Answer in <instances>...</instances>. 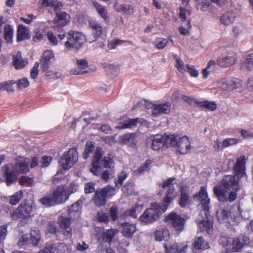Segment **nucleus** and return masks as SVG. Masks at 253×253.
Instances as JSON below:
<instances>
[{
	"instance_id": "nucleus-1",
	"label": "nucleus",
	"mask_w": 253,
	"mask_h": 253,
	"mask_svg": "<svg viewBox=\"0 0 253 253\" xmlns=\"http://www.w3.org/2000/svg\"><path fill=\"white\" fill-rule=\"evenodd\" d=\"M238 189L237 176L226 175L222 180V186L214 187L213 191L219 201L232 202L236 199Z\"/></svg>"
},
{
	"instance_id": "nucleus-2",
	"label": "nucleus",
	"mask_w": 253,
	"mask_h": 253,
	"mask_svg": "<svg viewBox=\"0 0 253 253\" xmlns=\"http://www.w3.org/2000/svg\"><path fill=\"white\" fill-rule=\"evenodd\" d=\"M29 160L28 158L20 157L16 160L15 166L12 164H7L3 167L8 185L12 184L16 179L18 174L29 171Z\"/></svg>"
},
{
	"instance_id": "nucleus-3",
	"label": "nucleus",
	"mask_w": 253,
	"mask_h": 253,
	"mask_svg": "<svg viewBox=\"0 0 253 253\" xmlns=\"http://www.w3.org/2000/svg\"><path fill=\"white\" fill-rule=\"evenodd\" d=\"M82 207L79 202H77L72 205V207L69 209V217H64L60 216L58 222L61 231L67 239L72 238V230L70 227V219L73 218L78 217L79 216L80 212Z\"/></svg>"
},
{
	"instance_id": "nucleus-4",
	"label": "nucleus",
	"mask_w": 253,
	"mask_h": 253,
	"mask_svg": "<svg viewBox=\"0 0 253 253\" xmlns=\"http://www.w3.org/2000/svg\"><path fill=\"white\" fill-rule=\"evenodd\" d=\"M102 155V149L100 147L96 148L93 160L92 163V167L90 171L94 175H99L101 171L100 162H102L104 167L106 168H112L114 167V162L110 158L104 157L101 160L100 158Z\"/></svg>"
},
{
	"instance_id": "nucleus-5",
	"label": "nucleus",
	"mask_w": 253,
	"mask_h": 253,
	"mask_svg": "<svg viewBox=\"0 0 253 253\" xmlns=\"http://www.w3.org/2000/svg\"><path fill=\"white\" fill-rule=\"evenodd\" d=\"M34 211V205L33 203H25L20 204L15 210L11 212L10 215L12 219L21 218L23 222L26 223L33 216Z\"/></svg>"
},
{
	"instance_id": "nucleus-6",
	"label": "nucleus",
	"mask_w": 253,
	"mask_h": 253,
	"mask_svg": "<svg viewBox=\"0 0 253 253\" xmlns=\"http://www.w3.org/2000/svg\"><path fill=\"white\" fill-rule=\"evenodd\" d=\"M67 41L64 46L68 49L75 48L79 49L85 42V37L82 33L71 30L66 34Z\"/></svg>"
},
{
	"instance_id": "nucleus-7",
	"label": "nucleus",
	"mask_w": 253,
	"mask_h": 253,
	"mask_svg": "<svg viewBox=\"0 0 253 253\" xmlns=\"http://www.w3.org/2000/svg\"><path fill=\"white\" fill-rule=\"evenodd\" d=\"M166 210V207H162L157 203L152 204L151 208L145 211L139 217V220L145 224L152 223L158 218L160 213L165 212Z\"/></svg>"
},
{
	"instance_id": "nucleus-8",
	"label": "nucleus",
	"mask_w": 253,
	"mask_h": 253,
	"mask_svg": "<svg viewBox=\"0 0 253 253\" xmlns=\"http://www.w3.org/2000/svg\"><path fill=\"white\" fill-rule=\"evenodd\" d=\"M244 243L241 242L239 238H233L227 237H222L219 240V243L226 249L233 252H237L241 249L243 246L250 243L249 239L245 237Z\"/></svg>"
},
{
	"instance_id": "nucleus-9",
	"label": "nucleus",
	"mask_w": 253,
	"mask_h": 253,
	"mask_svg": "<svg viewBox=\"0 0 253 253\" xmlns=\"http://www.w3.org/2000/svg\"><path fill=\"white\" fill-rule=\"evenodd\" d=\"M78 160V152L75 148L70 149L64 153L60 161V166L64 169L72 168Z\"/></svg>"
},
{
	"instance_id": "nucleus-10",
	"label": "nucleus",
	"mask_w": 253,
	"mask_h": 253,
	"mask_svg": "<svg viewBox=\"0 0 253 253\" xmlns=\"http://www.w3.org/2000/svg\"><path fill=\"white\" fill-rule=\"evenodd\" d=\"M144 105L148 109H152V115L153 117H158L163 114H168L170 112L171 110V104L169 102L152 104L150 102L145 101Z\"/></svg>"
},
{
	"instance_id": "nucleus-11",
	"label": "nucleus",
	"mask_w": 253,
	"mask_h": 253,
	"mask_svg": "<svg viewBox=\"0 0 253 253\" xmlns=\"http://www.w3.org/2000/svg\"><path fill=\"white\" fill-rule=\"evenodd\" d=\"M197 223L203 232L211 234L213 231L212 221L208 211H205L204 215L200 214L196 220Z\"/></svg>"
},
{
	"instance_id": "nucleus-12",
	"label": "nucleus",
	"mask_w": 253,
	"mask_h": 253,
	"mask_svg": "<svg viewBox=\"0 0 253 253\" xmlns=\"http://www.w3.org/2000/svg\"><path fill=\"white\" fill-rule=\"evenodd\" d=\"M174 180V178H169L165 181L163 184V187L164 188L168 187V191L161 206L162 207H166L167 209L169 205L177 196V192L175 191L172 184V182Z\"/></svg>"
},
{
	"instance_id": "nucleus-13",
	"label": "nucleus",
	"mask_w": 253,
	"mask_h": 253,
	"mask_svg": "<svg viewBox=\"0 0 253 253\" xmlns=\"http://www.w3.org/2000/svg\"><path fill=\"white\" fill-rule=\"evenodd\" d=\"M95 231L98 240H104L109 243H111L112 239L119 232L116 229L111 228L104 231V229L98 227L95 228Z\"/></svg>"
},
{
	"instance_id": "nucleus-14",
	"label": "nucleus",
	"mask_w": 253,
	"mask_h": 253,
	"mask_svg": "<svg viewBox=\"0 0 253 253\" xmlns=\"http://www.w3.org/2000/svg\"><path fill=\"white\" fill-rule=\"evenodd\" d=\"M219 88L226 91H231L241 86L240 82L235 79H223L217 84Z\"/></svg>"
},
{
	"instance_id": "nucleus-15",
	"label": "nucleus",
	"mask_w": 253,
	"mask_h": 253,
	"mask_svg": "<svg viewBox=\"0 0 253 253\" xmlns=\"http://www.w3.org/2000/svg\"><path fill=\"white\" fill-rule=\"evenodd\" d=\"M113 190L114 188L110 186H106L103 189L97 190L92 199L93 203L98 207L104 206L108 193Z\"/></svg>"
},
{
	"instance_id": "nucleus-16",
	"label": "nucleus",
	"mask_w": 253,
	"mask_h": 253,
	"mask_svg": "<svg viewBox=\"0 0 253 253\" xmlns=\"http://www.w3.org/2000/svg\"><path fill=\"white\" fill-rule=\"evenodd\" d=\"M167 220L171 223L173 227L177 231H182L184 229L185 220L180 215L172 212L167 217Z\"/></svg>"
},
{
	"instance_id": "nucleus-17",
	"label": "nucleus",
	"mask_w": 253,
	"mask_h": 253,
	"mask_svg": "<svg viewBox=\"0 0 253 253\" xmlns=\"http://www.w3.org/2000/svg\"><path fill=\"white\" fill-rule=\"evenodd\" d=\"M52 196L56 204H61L65 203L69 199V194L66 191L65 186L61 185L53 192Z\"/></svg>"
},
{
	"instance_id": "nucleus-18",
	"label": "nucleus",
	"mask_w": 253,
	"mask_h": 253,
	"mask_svg": "<svg viewBox=\"0 0 253 253\" xmlns=\"http://www.w3.org/2000/svg\"><path fill=\"white\" fill-rule=\"evenodd\" d=\"M195 198L200 202L205 211H208L210 199L208 197V193L204 186L201 187L199 193L195 195Z\"/></svg>"
},
{
	"instance_id": "nucleus-19",
	"label": "nucleus",
	"mask_w": 253,
	"mask_h": 253,
	"mask_svg": "<svg viewBox=\"0 0 253 253\" xmlns=\"http://www.w3.org/2000/svg\"><path fill=\"white\" fill-rule=\"evenodd\" d=\"M236 61L235 55L233 53H224L217 60L218 64L222 67H227L233 65Z\"/></svg>"
},
{
	"instance_id": "nucleus-20",
	"label": "nucleus",
	"mask_w": 253,
	"mask_h": 253,
	"mask_svg": "<svg viewBox=\"0 0 253 253\" xmlns=\"http://www.w3.org/2000/svg\"><path fill=\"white\" fill-rule=\"evenodd\" d=\"M76 67L71 69V72L72 74L74 75H82L89 72L87 69L88 63L85 59H76Z\"/></svg>"
},
{
	"instance_id": "nucleus-21",
	"label": "nucleus",
	"mask_w": 253,
	"mask_h": 253,
	"mask_svg": "<svg viewBox=\"0 0 253 253\" xmlns=\"http://www.w3.org/2000/svg\"><path fill=\"white\" fill-rule=\"evenodd\" d=\"M176 147L180 154H185L187 153L191 149L190 142L188 137L186 136L179 138L177 140V144Z\"/></svg>"
},
{
	"instance_id": "nucleus-22",
	"label": "nucleus",
	"mask_w": 253,
	"mask_h": 253,
	"mask_svg": "<svg viewBox=\"0 0 253 253\" xmlns=\"http://www.w3.org/2000/svg\"><path fill=\"white\" fill-rule=\"evenodd\" d=\"M12 64L15 69H21L28 64V60L22 56L20 52L18 51L13 56Z\"/></svg>"
},
{
	"instance_id": "nucleus-23",
	"label": "nucleus",
	"mask_w": 253,
	"mask_h": 253,
	"mask_svg": "<svg viewBox=\"0 0 253 253\" xmlns=\"http://www.w3.org/2000/svg\"><path fill=\"white\" fill-rule=\"evenodd\" d=\"M54 26L63 27L70 22V16L65 12H56Z\"/></svg>"
},
{
	"instance_id": "nucleus-24",
	"label": "nucleus",
	"mask_w": 253,
	"mask_h": 253,
	"mask_svg": "<svg viewBox=\"0 0 253 253\" xmlns=\"http://www.w3.org/2000/svg\"><path fill=\"white\" fill-rule=\"evenodd\" d=\"M88 25L94 38H98L101 36L103 33V28L101 23L95 19H90L89 20Z\"/></svg>"
},
{
	"instance_id": "nucleus-25",
	"label": "nucleus",
	"mask_w": 253,
	"mask_h": 253,
	"mask_svg": "<svg viewBox=\"0 0 253 253\" xmlns=\"http://www.w3.org/2000/svg\"><path fill=\"white\" fill-rule=\"evenodd\" d=\"M54 56V55L51 50H46L43 52L41 60V68L43 71L45 72L47 70L50 60Z\"/></svg>"
},
{
	"instance_id": "nucleus-26",
	"label": "nucleus",
	"mask_w": 253,
	"mask_h": 253,
	"mask_svg": "<svg viewBox=\"0 0 253 253\" xmlns=\"http://www.w3.org/2000/svg\"><path fill=\"white\" fill-rule=\"evenodd\" d=\"M236 14L235 12L228 11L223 14L220 18V21L222 25L229 26L235 22Z\"/></svg>"
},
{
	"instance_id": "nucleus-27",
	"label": "nucleus",
	"mask_w": 253,
	"mask_h": 253,
	"mask_svg": "<svg viewBox=\"0 0 253 253\" xmlns=\"http://www.w3.org/2000/svg\"><path fill=\"white\" fill-rule=\"evenodd\" d=\"M148 140L152 142L151 147L154 150L159 151L164 146L162 135H153Z\"/></svg>"
},
{
	"instance_id": "nucleus-28",
	"label": "nucleus",
	"mask_w": 253,
	"mask_h": 253,
	"mask_svg": "<svg viewBox=\"0 0 253 253\" xmlns=\"http://www.w3.org/2000/svg\"><path fill=\"white\" fill-rule=\"evenodd\" d=\"M245 157L242 156L239 158L234 167V170L236 172L237 177L243 176L245 173Z\"/></svg>"
},
{
	"instance_id": "nucleus-29",
	"label": "nucleus",
	"mask_w": 253,
	"mask_h": 253,
	"mask_svg": "<svg viewBox=\"0 0 253 253\" xmlns=\"http://www.w3.org/2000/svg\"><path fill=\"white\" fill-rule=\"evenodd\" d=\"M31 37L29 29L24 25H20L17 30V40L18 42L29 39Z\"/></svg>"
},
{
	"instance_id": "nucleus-30",
	"label": "nucleus",
	"mask_w": 253,
	"mask_h": 253,
	"mask_svg": "<svg viewBox=\"0 0 253 253\" xmlns=\"http://www.w3.org/2000/svg\"><path fill=\"white\" fill-rule=\"evenodd\" d=\"M121 227L122 234L124 236L127 238H131L136 230V226L134 224L126 222L123 223Z\"/></svg>"
},
{
	"instance_id": "nucleus-31",
	"label": "nucleus",
	"mask_w": 253,
	"mask_h": 253,
	"mask_svg": "<svg viewBox=\"0 0 253 253\" xmlns=\"http://www.w3.org/2000/svg\"><path fill=\"white\" fill-rule=\"evenodd\" d=\"M145 122L143 119L136 118L133 119H128L126 120L122 125L116 126V128L123 129V128H131L136 126L137 123L143 124Z\"/></svg>"
},
{
	"instance_id": "nucleus-32",
	"label": "nucleus",
	"mask_w": 253,
	"mask_h": 253,
	"mask_svg": "<svg viewBox=\"0 0 253 253\" xmlns=\"http://www.w3.org/2000/svg\"><path fill=\"white\" fill-rule=\"evenodd\" d=\"M210 246L208 243L204 240L202 237H198L195 239L193 244V251L205 250L208 249Z\"/></svg>"
},
{
	"instance_id": "nucleus-33",
	"label": "nucleus",
	"mask_w": 253,
	"mask_h": 253,
	"mask_svg": "<svg viewBox=\"0 0 253 253\" xmlns=\"http://www.w3.org/2000/svg\"><path fill=\"white\" fill-rule=\"evenodd\" d=\"M39 3L42 7L52 6L55 11H58L62 6V4L57 0H40Z\"/></svg>"
},
{
	"instance_id": "nucleus-34",
	"label": "nucleus",
	"mask_w": 253,
	"mask_h": 253,
	"mask_svg": "<svg viewBox=\"0 0 253 253\" xmlns=\"http://www.w3.org/2000/svg\"><path fill=\"white\" fill-rule=\"evenodd\" d=\"M13 28L6 24L3 27V38L8 43H12L13 37Z\"/></svg>"
},
{
	"instance_id": "nucleus-35",
	"label": "nucleus",
	"mask_w": 253,
	"mask_h": 253,
	"mask_svg": "<svg viewBox=\"0 0 253 253\" xmlns=\"http://www.w3.org/2000/svg\"><path fill=\"white\" fill-rule=\"evenodd\" d=\"M164 145L167 147L175 146L177 144V138L174 134L162 135Z\"/></svg>"
},
{
	"instance_id": "nucleus-36",
	"label": "nucleus",
	"mask_w": 253,
	"mask_h": 253,
	"mask_svg": "<svg viewBox=\"0 0 253 253\" xmlns=\"http://www.w3.org/2000/svg\"><path fill=\"white\" fill-rule=\"evenodd\" d=\"M155 236L157 241H168L169 238L170 234L168 229H161L155 232Z\"/></svg>"
},
{
	"instance_id": "nucleus-37",
	"label": "nucleus",
	"mask_w": 253,
	"mask_h": 253,
	"mask_svg": "<svg viewBox=\"0 0 253 253\" xmlns=\"http://www.w3.org/2000/svg\"><path fill=\"white\" fill-rule=\"evenodd\" d=\"M180 190L181 191V197L179 205L181 207L184 208L189 204L190 197L187 192V187L183 186Z\"/></svg>"
},
{
	"instance_id": "nucleus-38",
	"label": "nucleus",
	"mask_w": 253,
	"mask_h": 253,
	"mask_svg": "<svg viewBox=\"0 0 253 253\" xmlns=\"http://www.w3.org/2000/svg\"><path fill=\"white\" fill-rule=\"evenodd\" d=\"M41 239V235L40 231L36 228H33L30 231L31 243L34 246L38 245Z\"/></svg>"
},
{
	"instance_id": "nucleus-39",
	"label": "nucleus",
	"mask_w": 253,
	"mask_h": 253,
	"mask_svg": "<svg viewBox=\"0 0 253 253\" xmlns=\"http://www.w3.org/2000/svg\"><path fill=\"white\" fill-rule=\"evenodd\" d=\"M201 1V9L206 11L211 2L216 3L218 5L222 6L226 3V0H200Z\"/></svg>"
},
{
	"instance_id": "nucleus-40",
	"label": "nucleus",
	"mask_w": 253,
	"mask_h": 253,
	"mask_svg": "<svg viewBox=\"0 0 253 253\" xmlns=\"http://www.w3.org/2000/svg\"><path fill=\"white\" fill-rule=\"evenodd\" d=\"M144 208V205L136 204L130 209L127 210L125 212L126 215H129L133 218H136L137 214L141 212Z\"/></svg>"
},
{
	"instance_id": "nucleus-41",
	"label": "nucleus",
	"mask_w": 253,
	"mask_h": 253,
	"mask_svg": "<svg viewBox=\"0 0 253 253\" xmlns=\"http://www.w3.org/2000/svg\"><path fill=\"white\" fill-rule=\"evenodd\" d=\"M243 66L249 71L253 70V49L247 53Z\"/></svg>"
},
{
	"instance_id": "nucleus-42",
	"label": "nucleus",
	"mask_w": 253,
	"mask_h": 253,
	"mask_svg": "<svg viewBox=\"0 0 253 253\" xmlns=\"http://www.w3.org/2000/svg\"><path fill=\"white\" fill-rule=\"evenodd\" d=\"M135 134L134 133H126L120 136L121 143L131 145L135 143Z\"/></svg>"
},
{
	"instance_id": "nucleus-43",
	"label": "nucleus",
	"mask_w": 253,
	"mask_h": 253,
	"mask_svg": "<svg viewBox=\"0 0 253 253\" xmlns=\"http://www.w3.org/2000/svg\"><path fill=\"white\" fill-rule=\"evenodd\" d=\"M94 7L98 14L104 20H106L108 18V13L105 7L103 6L100 5L97 2H92Z\"/></svg>"
},
{
	"instance_id": "nucleus-44",
	"label": "nucleus",
	"mask_w": 253,
	"mask_h": 253,
	"mask_svg": "<svg viewBox=\"0 0 253 253\" xmlns=\"http://www.w3.org/2000/svg\"><path fill=\"white\" fill-rule=\"evenodd\" d=\"M39 201L41 204L46 207H51L56 204L52 195H46Z\"/></svg>"
},
{
	"instance_id": "nucleus-45",
	"label": "nucleus",
	"mask_w": 253,
	"mask_h": 253,
	"mask_svg": "<svg viewBox=\"0 0 253 253\" xmlns=\"http://www.w3.org/2000/svg\"><path fill=\"white\" fill-rule=\"evenodd\" d=\"M115 9L119 12H123L124 13L130 15L133 12V8L129 5H118L115 4L114 5Z\"/></svg>"
},
{
	"instance_id": "nucleus-46",
	"label": "nucleus",
	"mask_w": 253,
	"mask_h": 253,
	"mask_svg": "<svg viewBox=\"0 0 253 253\" xmlns=\"http://www.w3.org/2000/svg\"><path fill=\"white\" fill-rule=\"evenodd\" d=\"M164 246L167 253H179V247L176 243L165 244Z\"/></svg>"
},
{
	"instance_id": "nucleus-47",
	"label": "nucleus",
	"mask_w": 253,
	"mask_h": 253,
	"mask_svg": "<svg viewBox=\"0 0 253 253\" xmlns=\"http://www.w3.org/2000/svg\"><path fill=\"white\" fill-rule=\"evenodd\" d=\"M241 141L240 138H227L222 142V148H226L239 143Z\"/></svg>"
},
{
	"instance_id": "nucleus-48",
	"label": "nucleus",
	"mask_w": 253,
	"mask_h": 253,
	"mask_svg": "<svg viewBox=\"0 0 253 253\" xmlns=\"http://www.w3.org/2000/svg\"><path fill=\"white\" fill-rule=\"evenodd\" d=\"M151 162L150 160H147L144 165H142L140 168L133 171V173L135 175H139L143 172L147 171L149 169Z\"/></svg>"
},
{
	"instance_id": "nucleus-49",
	"label": "nucleus",
	"mask_w": 253,
	"mask_h": 253,
	"mask_svg": "<svg viewBox=\"0 0 253 253\" xmlns=\"http://www.w3.org/2000/svg\"><path fill=\"white\" fill-rule=\"evenodd\" d=\"M168 40L167 39L158 38L155 41V46L159 49H163L168 43Z\"/></svg>"
},
{
	"instance_id": "nucleus-50",
	"label": "nucleus",
	"mask_w": 253,
	"mask_h": 253,
	"mask_svg": "<svg viewBox=\"0 0 253 253\" xmlns=\"http://www.w3.org/2000/svg\"><path fill=\"white\" fill-rule=\"evenodd\" d=\"M94 147V144L92 142H87L85 145V148L83 154V158L86 159L89 155L92 152Z\"/></svg>"
},
{
	"instance_id": "nucleus-51",
	"label": "nucleus",
	"mask_w": 253,
	"mask_h": 253,
	"mask_svg": "<svg viewBox=\"0 0 253 253\" xmlns=\"http://www.w3.org/2000/svg\"><path fill=\"white\" fill-rule=\"evenodd\" d=\"M22 192L21 191H18L11 197L10 199V203L13 205L17 204L19 202V200L22 198Z\"/></svg>"
},
{
	"instance_id": "nucleus-52",
	"label": "nucleus",
	"mask_w": 253,
	"mask_h": 253,
	"mask_svg": "<svg viewBox=\"0 0 253 253\" xmlns=\"http://www.w3.org/2000/svg\"><path fill=\"white\" fill-rule=\"evenodd\" d=\"M97 219L99 222L107 223L109 222V215L108 213L101 211L97 214Z\"/></svg>"
},
{
	"instance_id": "nucleus-53",
	"label": "nucleus",
	"mask_w": 253,
	"mask_h": 253,
	"mask_svg": "<svg viewBox=\"0 0 253 253\" xmlns=\"http://www.w3.org/2000/svg\"><path fill=\"white\" fill-rule=\"evenodd\" d=\"M215 65V62L214 61H210L208 63L207 67L202 71V75L204 78H206L208 75H209L210 73L211 72L210 69L213 67H214Z\"/></svg>"
},
{
	"instance_id": "nucleus-54",
	"label": "nucleus",
	"mask_w": 253,
	"mask_h": 253,
	"mask_svg": "<svg viewBox=\"0 0 253 253\" xmlns=\"http://www.w3.org/2000/svg\"><path fill=\"white\" fill-rule=\"evenodd\" d=\"M19 183L21 185H25L26 186H32L33 185V179L31 178L22 176L19 179Z\"/></svg>"
},
{
	"instance_id": "nucleus-55",
	"label": "nucleus",
	"mask_w": 253,
	"mask_h": 253,
	"mask_svg": "<svg viewBox=\"0 0 253 253\" xmlns=\"http://www.w3.org/2000/svg\"><path fill=\"white\" fill-rule=\"evenodd\" d=\"M232 32L235 37L240 38L244 36V30L242 28L236 26L233 28Z\"/></svg>"
},
{
	"instance_id": "nucleus-56",
	"label": "nucleus",
	"mask_w": 253,
	"mask_h": 253,
	"mask_svg": "<svg viewBox=\"0 0 253 253\" xmlns=\"http://www.w3.org/2000/svg\"><path fill=\"white\" fill-rule=\"evenodd\" d=\"M179 9V18L182 21H185L186 20L187 17L190 15V11L188 9H185V8H183L182 7H180Z\"/></svg>"
},
{
	"instance_id": "nucleus-57",
	"label": "nucleus",
	"mask_w": 253,
	"mask_h": 253,
	"mask_svg": "<svg viewBox=\"0 0 253 253\" xmlns=\"http://www.w3.org/2000/svg\"><path fill=\"white\" fill-rule=\"evenodd\" d=\"M202 106L211 111L215 110L217 107L216 104L213 102L204 101L201 103Z\"/></svg>"
},
{
	"instance_id": "nucleus-58",
	"label": "nucleus",
	"mask_w": 253,
	"mask_h": 253,
	"mask_svg": "<svg viewBox=\"0 0 253 253\" xmlns=\"http://www.w3.org/2000/svg\"><path fill=\"white\" fill-rule=\"evenodd\" d=\"M47 38L52 45L56 46L57 45V39L51 31H49L47 32Z\"/></svg>"
},
{
	"instance_id": "nucleus-59",
	"label": "nucleus",
	"mask_w": 253,
	"mask_h": 253,
	"mask_svg": "<svg viewBox=\"0 0 253 253\" xmlns=\"http://www.w3.org/2000/svg\"><path fill=\"white\" fill-rule=\"evenodd\" d=\"M228 212L225 210H221L217 211L218 219L220 222H223L228 217Z\"/></svg>"
},
{
	"instance_id": "nucleus-60",
	"label": "nucleus",
	"mask_w": 253,
	"mask_h": 253,
	"mask_svg": "<svg viewBox=\"0 0 253 253\" xmlns=\"http://www.w3.org/2000/svg\"><path fill=\"white\" fill-rule=\"evenodd\" d=\"M78 188L79 185L77 183L75 182L71 183L66 189V191L69 194V197L71 194L77 192L78 190Z\"/></svg>"
},
{
	"instance_id": "nucleus-61",
	"label": "nucleus",
	"mask_w": 253,
	"mask_h": 253,
	"mask_svg": "<svg viewBox=\"0 0 253 253\" xmlns=\"http://www.w3.org/2000/svg\"><path fill=\"white\" fill-rule=\"evenodd\" d=\"M176 66L179 72L181 73H184L186 71V66H185L183 62L180 58H176Z\"/></svg>"
},
{
	"instance_id": "nucleus-62",
	"label": "nucleus",
	"mask_w": 253,
	"mask_h": 253,
	"mask_svg": "<svg viewBox=\"0 0 253 253\" xmlns=\"http://www.w3.org/2000/svg\"><path fill=\"white\" fill-rule=\"evenodd\" d=\"M17 86L19 88H24L29 85V82L26 78L19 79L17 82Z\"/></svg>"
},
{
	"instance_id": "nucleus-63",
	"label": "nucleus",
	"mask_w": 253,
	"mask_h": 253,
	"mask_svg": "<svg viewBox=\"0 0 253 253\" xmlns=\"http://www.w3.org/2000/svg\"><path fill=\"white\" fill-rule=\"evenodd\" d=\"M35 36H34L33 40L35 42L40 41L43 38L44 32L36 29L35 30Z\"/></svg>"
},
{
	"instance_id": "nucleus-64",
	"label": "nucleus",
	"mask_w": 253,
	"mask_h": 253,
	"mask_svg": "<svg viewBox=\"0 0 253 253\" xmlns=\"http://www.w3.org/2000/svg\"><path fill=\"white\" fill-rule=\"evenodd\" d=\"M55 249L56 247L54 245L47 246L38 253H54Z\"/></svg>"
}]
</instances>
